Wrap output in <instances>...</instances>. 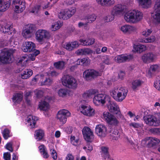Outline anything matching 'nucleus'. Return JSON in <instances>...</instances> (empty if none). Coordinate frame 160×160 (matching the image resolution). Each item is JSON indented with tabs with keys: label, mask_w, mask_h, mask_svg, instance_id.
<instances>
[{
	"label": "nucleus",
	"mask_w": 160,
	"mask_h": 160,
	"mask_svg": "<svg viewBox=\"0 0 160 160\" xmlns=\"http://www.w3.org/2000/svg\"><path fill=\"white\" fill-rule=\"evenodd\" d=\"M143 119L145 123L149 126H158L160 124V120L153 115H148L144 116Z\"/></svg>",
	"instance_id": "nucleus-6"
},
{
	"label": "nucleus",
	"mask_w": 160,
	"mask_h": 160,
	"mask_svg": "<svg viewBox=\"0 0 160 160\" xmlns=\"http://www.w3.org/2000/svg\"><path fill=\"white\" fill-rule=\"evenodd\" d=\"M66 160H74V157L70 153L67 155L66 157Z\"/></svg>",
	"instance_id": "nucleus-62"
},
{
	"label": "nucleus",
	"mask_w": 160,
	"mask_h": 160,
	"mask_svg": "<svg viewBox=\"0 0 160 160\" xmlns=\"http://www.w3.org/2000/svg\"><path fill=\"white\" fill-rule=\"evenodd\" d=\"M38 120V118L35 116L29 115L27 118V122L28 126L30 128H33L35 127L36 122Z\"/></svg>",
	"instance_id": "nucleus-21"
},
{
	"label": "nucleus",
	"mask_w": 160,
	"mask_h": 160,
	"mask_svg": "<svg viewBox=\"0 0 160 160\" xmlns=\"http://www.w3.org/2000/svg\"><path fill=\"white\" fill-rule=\"evenodd\" d=\"M88 142L87 143V146L88 148V150L91 151L93 149V147L92 146V145L90 142Z\"/></svg>",
	"instance_id": "nucleus-63"
},
{
	"label": "nucleus",
	"mask_w": 160,
	"mask_h": 160,
	"mask_svg": "<svg viewBox=\"0 0 160 160\" xmlns=\"http://www.w3.org/2000/svg\"><path fill=\"white\" fill-rule=\"evenodd\" d=\"M159 70V66L157 65H151L149 70L148 75L149 77H152L156 73L158 72Z\"/></svg>",
	"instance_id": "nucleus-24"
},
{
	"label": "nucleus",
	"mask_w": 160,
	"mask_h": 160,
	"mask_svg": "<svg viewBox=\"0 0 160 160\" xmlns=\"http://www.w3.org/2000/svg\"><path fill=\"white\" fill-rule=\"evenodd\" d=\"M79 41L81 44L83 46L91 45L93 44L95 42L94 38H88L86 40L80 39Z\"/></svg>",
	"instance_id": "nucleus-29"
},
{
	"label": "nucleus",
	"mask_w": 160,
	"mask_h": 160,
	"mask_svg": "<svg viewBox=\"0 0 160 160\" xmlns=\"http://www.w3.org/2000/svg\"><path fill=\"white\" fill-rule=\"evenodd\" d=\"M103 62L106 64L109 65L111 63V58L108 55L104 56L103 58Z\"/></svg>",
	"instance_id": "nucleus-51"
},
{
	"label": "nucleus",
	"mask_w": 160,
	"mask_h": 160,
	"mask_svg": "<svg viewBox=\"0 0 160 160\" xmlns=\"http://www.w3.org/2000/svg\"><path fill=\"white\" fill-rule=\"evenodd\" d=\"M35 31V26L32 24H28L26 26L22 31V35L26 38L31 37Z\"/></svg>",
	"instance_id": "nucleus-8"
},
{
	"label": "nucleus",
	"mask_w": 160,
	"mask_h": 160,
	"mask_svg": "<svg viewBox=\"0 0 160 160\" xmlns=\"http://www.w3.org/2000/svg\"><path fill=\"white\" fill-rule=\"evenodd\" d=\"M98 92V91L95 89H91L88 91L83 95V97L85 98H90L92 95L95 94Z\"/></svg>",
	"instance_id": "nucleus-37"
},
{
	"label": "nucleus",
	"mask_w": 160,
	"mask_h": 160,
	"mask_svg": "<svg viewBox=\"0 0 160 160\" xmlns=\"http://www.w3.org/2000/svg\"><path fill=\"white\" fill-rule=\"evenodd\" d=\"M149 131L154 134L160 135V128H152L149 130Z\"/></svg>",
	"instance_id": "nucleus-52"
},
{
	"label": "nucleus",
	"mask_w": 160,
	"mask_h": 160,
	"mask_svg": "<svg viewBox=\"0 0 160 160\" xmlns=\"http://www.w3.org/2000/svg\"><path fill=\"white\" fill-rule=\"evenodd\" d=\"M92 53V51L88 48L82 49L77 51V53L79 55H87Z\"/></svg>",
	"instance_id": "nucleus-33"
},
{
	"label": "nucleus",
	"mask_w": 160,
	"mask_h": 160,
	"mask_svg": "<svg viewBox=\"0 0 160 160\" xmlns=\"http://www.w3.org/2000/svg\"><path fill=\"white\" fill-rule=\"evenodd\" d=\"M54 66L56 68L61 69L64 68L65 63L63 61H58L55 63Z\"/></svg>",
	"instance_id": "nucleus-45"
},
{
	"label": "nucleus",
	"mask_w": 160,
	"mask_h": 160,
	"mask_svg": "<svg viewBox=\"0 0 160 160\" xmlns=\"http://www.w3.org/2000/svg\"><path fill=\"white\" fill-rule=\"evenodd\" d=\"M12 28L11 26H8V25L2 27L1 28V31L4 33L9 32L10 29Z\"/></svg>",
	"instance_id": "nucleus-48"
},
{
	"label": "nucleus",
	"mask_w": 160,
	"mask_h": 160,
	"mask_svg": "<svg viewBox=\"0 0 160 160\" xmlns=\"http://www.w3.org/2000/svg\"><path fill=\"white\" fill-rule=\"evenodd\" d=\"M111 96L116 101L122 102L126 96V94H121V92H116L115 91H112L110 92Z\"/></svg>",
	"instance_id": "nucleus-18"
},
{
	"label": "nucleus",
	"mask_w": 160,
	"mask_h": 160,
	"mask_svg": "<svg viewBox=\"0 0 160 160\" xmlns=\"http://www.w3.org/2000/svg\"><path fill=\"white\" fill-rule=\"evenodd\" d=\"M152 32V31L151 30V29H146L145 30H144L142 32V34L143 36L145 37H147Z\"/></svg>",
	"instance_id": "nucleus-54"
},
{
	"label": "nucleus",
	"mask_w": 160,
	"mask_h": 160,
	"mask_svg": "<svg viewBox=\"0 0 160 160\" xmlns=\"http://www.w3.org/2000/svg\"><path fill=\"white\" fill-rule=\"evenodd\" d=\"M62 24L60 22H55L52 25L51 29L53 31H55L58 29L62 26Z\"/></svg>",
	"instance_id": "nucleus-46"
},
{
	"label": "nucleus",
	"mask_w": 160,
	"mask_h": 160,
	"mask_svg": "<svg viewBox=\"0 0 160 160\" xmlns=\"http://www.w3.org/2000/svg\"><path fill=\"white\" fill-rule=\"evenodd\" d=\"M26 46L23 47L22 48L23 51L25 52H31L35 48V44L32 42H26Z\"/></svg>",
	"instance_id": "nucleus-20"
},
{
	"label": "nucleus",
	"mask_w": 160,
	"mask_h": 160,
	"mask_svg": "<svg viewBox=\"0 0 160 160\" xmlns=\"http://www.w3.org/2000/svg\"><path fill=\"white\" fill-rule=\"evenodd\" d=\"M96 16L94 14L88 15L86 17V20L89 23H91L94 22L96 19Z\"/></svg>",
	"instance_id": "nucleus-42"
},
{
	"label": "nucleus",
	"mask_w": 160,
	"mask_h": 160,
	"mask_svg": "<svg viewBox=\"0 0 160 160\" xmlns=\"http://www.w3.org/2000/svg\"><path fill=\"white\" fill-rule=\"evenodd\" d=\"M124 8L121 4H118L114 7L112 12L114 16L120 14L123 12Z\"/></svg>",
	"instance_id": "nucleus-23"
},
{
	"label": "nucleus",
	"mask_w": 160,
	"mask_h": 160,
	"mask_svg": "<svg viewBox=\"0 0 160 160\" xmlns=\"http://www.w3.org/2000/svg\"><path fill=\"white\" fill-rule=\"evenodd\" d=\"M101 75V73L93 69H87L83 73V77L87 80Z\"/></svg>",
	"instance_id": "nucleus-10"
},
{
	"label": "nucleus",
	"mask_w": 160,
	"mask_h": 160,
	"mask_svg": "<svg viewBox=\"0 0 160 160\" xmlns=\"http://www.w3.org/2000/svg\"><path fill=\"white\" fill-rule=\"evenodd\" d=\"M40 8V6L39 5H37L34 7L31 12L32 13H37L38 10Z\"/></svg>",
	"instance_id": "nucleus-60"
},
{
	"label": "nucleus",
	"mask_w": 160,
	"mask_h": 160,
	"mask_svg": "<svg viewBox=\"0 0 160 160\" xmlns=\"http://www.w3.org/2000/svg\"><path fill=\"white\" fill-rule=\"evenodd\" d=\"M44 136V131L41 129L35 131V136L36 139L39 141L41 140Z\"/></svg>",
	"instance_id": "nucleus-36"
},
{
	"label": "nucleus",
	"mask_w": 160,
	"mask_h": 160,
	"mask_svg": "<svg viewBox=\"0 0 160 160\" xmlns=\"http://www.w3.org/2000/svg\"><path fill=\"white\" fill-rule=\"evenodd\" d=\"M10 3L3 0H0V11L4 12L9 6Z\"/></svg>",
	"instance_id": "nucleus-28"
},
{
	"label": "nucleus",
	"mask_w": 160,
	"mask_h": 160,
	"mask_svg": "<svg viewBox=\"0 0 160 160\" xmlns=\"http://www.w3.org/2000/svg\"><path fill=\"white\" fill-rule=\"evenodd\" d=\"M90 62L89 59L88 58H83L82 59H78L76 62L77 65H81L83 66L88 65Z\"/></svg>",
	"instance_id": "nucleus-30"
},
{
	"label": "nucleus",
	"mask_w": 160,
	"mask_h": 160,
	"mask_svg": "<svg viewBox=\"0 0 160 160\" xmlns=\"http://www.w3.org/2000/svg\"><path fill=\"white\" fill-rule=\"evenodd\" d=\"M68 93L67 89H61L58 91V95L62 97L65 96Z\"/></svg>",
	"instance_id": "nucleus-47"
},
{
	"label": "nucleus",
	"mask_w": 160,
	"mask_h": 160,
	"mask_svg": "<svg viewBox=\"0 0 160 160\" xmlns=\"http://www.w3.org/2000/svg\"><path fill=\"white\" fill-rule=\"evenodd\" d=\"M3 158L5 160H10L11 154L10 153L8 152L4 153L3 154Z\"/></svg>",
	"instance_id": "nucleus-57"
},
{
	"label": "nucleus",
	"mask_w": 160,
	"mask_h": 160,
	"mask_svg": "<svg viewBox=\"0 0 160 160\" xmlns=\"http://www.w3.org/2000/svg\"><path fill=\"white\" fill-rule=\"evenodd\" d=\"M142 143H147L149 147H154L157 146H160V140L155 138L147 137L142 140Z\"/></svg>",
	"instance_id": "nucleus-9"
},
{
	"label": "nucleus",
	"mask_w": 160,
	"mask_h": 160,
	"mask_svg": "<svg viewBox=\"0 0 160 160\" xmlns=\"http://www.w3.org/2000/svg\"><path fill=\"white\" fill-rule=\"evenodd\" d=\"M82 132L85 139L88 142H91L93 137V132L88 127H85L82 130Z\"/></svg>",
	"instance_id": "nucleus-16"
},
{
	"label": "nucleus",
	"mask_w": 160,
	"mask_h": 160,
	"mask_svg": "<svg viewBox=\"0 0 160 160\" xmlns=\"http://www.w3.org/2000/svg\"><path fill=\"white\" fill-rule=\"evenodd\" d=\"M102 117L108 124L110 125L115 126L117 125L119 122L116 117L108 112H103Z\"/></svg>",
	"instance_id": "nucleus-4"
},
{
	"label": "nucleus",
	"mask_w": 160,
	"mask_h": 160,
	"mask_svg": "<svg viewBox=\"0 0 160 160\" xmlns=\"http://www.w3.org/2000/svg\"><path fill=\"white\" fill-rule=\"evenodd\" d=\"M52 82V80L49 78H46L41 82L42 85H50Z\"/></svg>",
	"instance_id": "nucleus-49"
},
{
	"label": "nucleus",
	"mask_w": 160,
	"mask_h": 160,
	"mask_svg": "<svg viewBox=\"0 0 160 160\" xmlns=\"http://www.w3.org/2000/svg\"><path fill=\"white\" fill-rule=\"evenodd\" d=\"M155 40L154 36H152L149 38L140 39L139 41L142 42L149 43L154 42Z\"/></svg>",
	"instance_id": "nucleus-40"
},
{
	"label": "nucleus",
	"mask_w": 160,
	"mask_h": 160,
	"mask_svg": "<svg viewBox=\"0 0 160 160\" xmlns=\"http://www.w3.org/2000/svg\"><path fill=\"white\" fill-rule=\"evenodd\" d=\"M154 55L152 53L144 54L142 57V60L145 63L150 62L153 59Z\"/></svg>",
	"instance_id": "nucleus-26"
},
{
	"label": "nucleus",
	"mask_w": 160,
	"mask_h": 160,
	"mask_svg": "<svg viewBox=\"0 0 160 160\" xmlns=\"http://www.w3.org/2000/svg\"><path fill=\"white\" fill-rule=\"evenodd\" d=\"M76 12V9L70 8L69 9H65L61 11L58 14V18L60 19L64 20H67L73 15Z\"/></svg>",
	"instance_id": "nucleus-7"
},
{
	"label": "nucleus",
	"mask_w": 160,
	"mask_h": 160,
	"mask_svg": "<svg viewBox=\"0 0 160 160\" xmlns=\"http://www.w3.org/2000/svg\"><path fill=\"white\" fill-rule=\"evenodd\" d=\"M98 4L102 6H109L114 3V0H96Z\"/></svg>",
	"instance_id": "nucleus-27"
},
{
	"label": "nucleus",
	"mask_w": 160,
	"mask_h": 160,
	"mask_svg": "<svg viewBox=\"0 0 160 160\" xmlns=\"http://www.w3.org/2000/svg\"><path fill=\"white\" fill-rule=\"evenodd\" d=\"M143 17L142 13L138 10H134L126 13L124 18L128 22L135 23L140 21Z\"/></svg>",
	"instance_id": "nucleus-1"
},
{
	"label": "nucleus",
	"mask_w": 160,
	"mask_h": 160,
	"mask_svg": "<svg viewBox=\"0 0 160 160\" xmlns=\"http://www.w3.org/2000/svg\"><path fill=\"white\" fill-rule=\"evenodd\" d=\"M41 154L43 156V157L45 158H47L49 157V155L47 152V150L42 153Z\"/></svg>",
	"instance_id": "nucleus-64"
},
{
	"label": "nucleus",
	"mask_w": 160,
	"mask_h": 160,
	"mask_svg": "<svg viewBox=\"0 0 160 160\" xmlns=\"http://www.w3.org/2000/svg\"><path fill=\"white\" fill-rule=\"evenodd\" d=\"M143 83V82L139 79H136L132 82V88L134 90L137 89Z\"/></svg>",
	"instance_id": "nucleus-35"
},
{
	"label": "nucleus",
	"mask_w": 160,
	"mask_h": 160,
	"mask_svg": "<svg viewBox=\"0 0 160 160\" xmlns=\"http://www.w3.org/2000/svg\"><path fill=\"white\" fill-rule=\"evenodd\" d=\"M81 112L84 115L91 116L94 114V110L89 105H82L80 109Z\"/></svg>",
	"instance_id": "nucleus-15"
},
{
	"label": "nucleus",
	"mask_w": 160,
	"mask_h": 160,
	"mask_svg": "<svg viewBox=\"0 0 160 160\" xmlns=\"http://www.w3.org/2000/svg\"><path fill=\"white\" fill-rule=\"evenodd\" d=\"M155 15L153 18L158 22H160V1H157L154 5Z\"/></svg>",
	"instance_id": "nucleus-19"
},
{
	"label": "nucleus",
	"mask_w": 160,
	"mask_h": 160,
	"mask_svg": "<svg viewBox=\"0 0 160 160\" xmlns=\"http://www.w3.org/2000/svg\"><path fill=\"white\" fill-rule=\"evenodd\" d=\"M135 28L131 26L125 25L122 26L121 28V30L124 33L130 32L134 31Z\"/></svg>",
	"instance_id": "nucleus-31"
},
{
	"label": "nucleus",
	"mask_w": 160,
	"mask_h": 160,
	"mask_svg": "<svg viewBox=\"0 0 160 160\" xmlns=\"http://www.w3.org/2000/svg\"><path fill=\"white\" fill-rule=\"evenodd\" d=\"M112 136L113 137V139L117 140L119 138L120 134L119 132L117 130H114L113 132Z\"/></svg>",
	"instance_id": "nucleus-55"
},
{
	"label": "nucleus",
	"mask_w": 160,
	"mask_h": 160,
	"mask_svg": "<svg viewBox=\"0 0 160 160\" xmlns=\"http://www.w3.org/2000/svg\"><path fill=\"white\" fill-rule=\"evenodd\" d=\"M12 4L15 6V12L18 13L22 12L26 7L25 2L22 0L13 1Z\"/></svg>",
	"instance_id": "nucleus-13"
},
{
	"label": "nucleus",
	"mask_w": 160,
	"mask_h": 160,
	"mask_svg": "<svg viewBox=\"0 0 160 160\" xmlns=\"http://www.w3.org/2000/svg\"><path fill=\"white\" fill-rule=\"evenodd\" d=\"M95 133L99 137H105L107 133V128L105 125L103 124H99L96 126Z\"/></svg>",
	"instance_id": "nucleus-14"
},
{
	"label": "nucleus",
	"mask_w": 160,
	"mask_h": 160,
	"mask_svg": "<svg viewBox=\"0 0 160 160\" xmlns=\"http://www.w3.org/2000/svg\"><path fill=\"white\" fill-rule=\"evenodd\" d=\"M93 101L96 105H98L100 103L104 104L107 102H110L109 96L102 93L95 95L93 98Z\"/></svg>",
	"instance_id": "nucleus-5"
},
{
	"label": "nucleus",
	"mask_w": 160,
	"mask_h": 160,
	"mask_svg": "<svg viewBox=\"0 0 160 160\" xmlns=\"http://www.w3.org/2000/svg\"><path fill=\"white\" fill-rule=\"evenodd\" d=\"M49 104L45 101H42L39 104L40 109L43 111H46L48 108Z\"/></svg>",
	"instance_id": "nucleus-41"
},
{
	"label": "nucleus",
	"mask_w": 160,
	"mask_h": 160,
	"mask_svg": "<svg viewBox=\"0 0 160 160\" xmlns=\"http://www.w3.org/2000/svg\"><path fill=\"white\" fill-rule=\"evenodd\" d=\"M112 91H115L117 92H121V94L123 95V94H126L125 96H126L127 93L128 92V90L125 89L124 88H114Z\"/></svg>",
	"instance_id": "nucleus-44"
},
{
	"label": "nucleus",
	"mask_w": 160,
	"mask_h": 160,
	"mask_svg": "<svg viewBox=\"0 0 160 160\" xmlns=\"http://www.w3.org/2000/svg\"><path fill=\"white\" fill-rule=\"evenodd\" d=\"M132 58V55L122 54L116 56L115 58V61L118 63H122L128 61Z\"/></svg>",
	"instance_id": "nucleus-17"
},
{
	"label": "nucleus",
	"mask_w": 160,
	"mask_h": 160,
	"mask_svg": "<svg viewBox=\"0 0 160 160\" xmlns=\"http://www.w3.org/2000/svg\"><path fill=\"white\" fill-rule=\"evenodd\" d=\"M139 2L144 8H148L151 4V0H139Z\"/></svg>",
	"instance_id": "nucleus-38"
},
{
	"label": "nucleus",
	"mask_w": 160,
	"mask_h": 160,
	"mask_svg": "<svg viewBox=\"0 0 160 160\" xmlns=\"http://www.w3.org/2000/svg\"><path fill=\"white\" fill-rule=\"evenodd\" d=\"M38 148L41 154L47 150L45 147L43 145L39 146L38 147Z\"/></svg>",
	"instance_id": "nucleus-59"
},
{
	"label": "nucleus",
	"mask_w": 160,
	"mask_h": 160,
	"mask_svg": "<svg viewBox=\"0 0 160 160\" xmlns=\"http://www.w3.org/2000/svg\"><path fill=\"white\" fill-rule=\"evenodd\" d=\"M22 95L21 93H16L15 94L12 98L13 102L18 103H19L22 100Z\"/></svg>",
	"instance_id": "nucleus-39"
},
{
	"label": "nucleus",
	"mask_w": 160,
	"mask_h": 160,
	"mask_svg": "<svg viewBox=\"0 0 160 160\" xmlns=\"http://www.w3.org/2000/svg\"><path fill=\"white\" fill-rule=\"evenodd\" d=\"M78 43L77 41L70 42L64 45V48L67 50L71 51L74 48L78 46Z\"/></svg>",
	"instance_id": "nucleus-25"
},
{
	"label": "nucleus",
	"mask_w": 160,
	"mask_h": 160,
	"mask_svg": "<svg viewBox=\"0 0 160 160\" xmlns=\"http://www.w3.org/2000/svg\"><path fill=\"white\" fill-rule=\"evenodd\" d=\"M10 132L8 129L6 128L4 129L2 132V134L3 138L5 139H7L10 137Z\"/></svg>",
	"instance_id": "nucleus-53"
},
{
	"label": "nucleus",
	"mask_w": 160,
	"mask_h": 160,
	"mask_svg": "<svg viewBox=\"0 0 160 160\" xmlns=\"http://www.w3.org/2000/svg\"><path fill=\"white\" fill-rule=\"evenodd\" d=\"M52 158L54 160H56L57 158V154L56 151L53 149L50 150Z\"/></svg>",
	"instance_id": "nucleus-56"
},
{
	"label": "nucleus",
	"mask_w": 160,
	"mask_h": 160,
	"mask_svg": "<svg viewBox=\"0 0 160 160\" xmlns=\"http://www.w3.org/2000/svg\"><path fill=\"white\" fill-rule=\"evenodd\" d=\"M6 148L11 152H13V149L12 148V143L10 142L7 143L6 145Z\"/></svg>",
	"instance_id": "nucleus-58"
},
{
	"label": "nucleus",
	"mask_w": 160,
	"mask_h": 160,
	"mask_svg": "<svg viewBox=\"0 0 160 160\" xmlns=\"http://www.w3.org/2000/svg\"><path fill=\"white\" fill-rule=\"evenodd\" d=\"M63 85L70 88L75 89L78 85L76 80L68 75L64 76L61 79Z\"/></svg>",
	"instance_id": "nucleus-2"
},
{
	"label": "nucleus",
	"mask_w": 160,
	"mask_h": 160,
	"mask_svg": "<svg viewBox=\"0 0 160 160\" xmlns=\"http://www.w3.org/2000/svg\"><path fill=\"white\" fill-rule=\"evenodd\" d=\"M101 151L102 156L104 159H105L109 158L110 155L108 151V148L104 146L102 147H101Z\"/></svg>",
	"instance_id": "nucleus-34"
},
{
	"label": "nucleus",
	"mask_w": 160,
	"mask_h": 160,
	"mask_svg": "<svg viewBox=\"0 0 160 160\" xmlns=\"http://www.w3.org/2000/svg\"><path fill=\"white\" fill-rule=\"evenodd\" d=\"M109 111L116 114H120V112L118 106L115 103L110 102L108 106Z\"/></svg>",
	"instance_id": "nucleus-22"
},
{
	"label": "nucleus",
	"mask_w": 160,
	"mask_h": 160,
	"mask_svg": "<svg viewBox=\"0 0 160 160\" xmlns=\"http://www.w3.org/2000/svg\"><path fill=\"white\" fill-rule=\"evenodd\" d=\"M15 50L10 49L8 50H4L0 54V64H7L9 63L11 61V57L15 52Z\"/></svg>",
	"instance_id": "nucleus-3"
},
{
	"label": "nucleus",
	"mask_w": 160,
	"mask_h": 160,
	"mask_svg": "<svg viewBox=\"0 0 160 160\" xmlns=\"http://www.w3.org/2000/svg\"><path fill=\"white\" fill-rule=\"evenodd\" d=\"M114 15L112 14L110 15H108L104 18V20L105 22H109L112 21L114 20Z\"/></svg>",
	"instance_id": "nucleus-50"
},
{
	"label": "nucleus",
	"mask_w": 160,
	"mask_h": 160,
	"mask_svg": "<svg viewBox=\"0 0 160 160\" xmlns=\"http://www.w3.org/2000/svg\"><path fill=\"white\" fill-rule=\"evenodd\" d=\"M146 46L142 44L137 45L135 48V49L138 53H141L146 49Z\"/></svg>",
	"instance_id": "nucleus-43"
},
{
	"label": "nucleus",
	"mask_w": 160,
	"mask_h": 160,
	"mask_svg": "<svg viewBox=\"0 0 160 160\" xmlns=\"http://www.w3.org/2000/svg\"><path fill=\"white\" fill-rule=\"evenodd\" d=\"M36 39L39 42H42L44 39L49 36L48 32L44 30H38L36 33Z\"/></svg>",
	"instance_id": "nucleus-12"
},
{
	"label": "nucleus",
	"mask_w": 160,
	"mask_h": 160,
	"mask_svg": "<svg viewBox=\"0 0 160 160\" xmlns=\"http://www.w3.org/2000/svg\"><path fill=\"white\" fill-rule=\"evenodd\" d=\"M154 85L156 89L160 91V81H157L154 83Z\"/></svg>",
	"instance_id": "nucleus-61"
},
{
	"label": "nucleus",
	"mask_w": 160,
	"mask_h": 160,
	"mask_svg": "<svg viewBox=\"0 0 160 160\" xmlns=\"http://www.w3.org/2000/svg\"><path fill=\"white\" fill-rule=\"evenodd\" d=\"M70 115V113L68 110L62 109L58 112L57 118L62 124H64L67 121V117H69Z\"/></svg>",
	"instance_id": "nucleus-11"
},
{
	"label": "nucleus",
	"mask_w": 160,
	"mask_h": 160,
	"mask_svg": "<svg viewBox=\"0 0 160 160\" xmlns=\"http://www.w3.org/2000/svg\"><path fill=\"white\" fill-rule=\"evenodd\" d=\"M32 71L31 69H27L21 73V78L23 79L29 78L32 74Z\"/></svg>",
	"instance_id": "nucleus-32"
}]
</instances>
